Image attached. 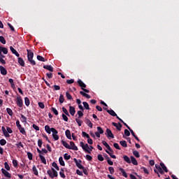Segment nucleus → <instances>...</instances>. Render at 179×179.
<instances>
[{"instance_id": "nucleus-21", "label": "nucleus", "mask_w": 179, "mask_h": 179, "mask_svg": "<svg viewBox=\"0 0 179 179\" xmlns=\"http://www.w3.org/2000/svg\"><path fill=\"white\" fill-rule=\"evenodd\" d=\"M17 62L21 66H25V62H24V59L21 57L17 58Z\"/></svg>"}, {"instance_id": "nucleus-29", "label": "nucleus", "mask_w": 179, "mask_h": 179, "mask_svg": "<svg viewBox=\"0 0 179 179\" xmlns=\"http://www.w3.org/2000/svg\"><path fill=\"white\" fill-rule=\"evenodd\" d=\"M123 159H124V162H126V163H128V164H131V161L129 157H128L127 155H124L123 157Z\"/></svg>"}, {"instance_id": "nucleus-16", "label": "nucleus", "mask_w": 179, "mask_h": 179, "mask_svg": "<svg viewBox=\"0 0 179 179\" xmlns=\"http://www.w3.org/2000/svg\"><path fill=\"white\" fill-rule=\"evenodd\" d=\"M131 163H132V164L134 166L138 165L137 159L134 156H131Z\"/></svg>"}, {"instance_id": "nucleus-13", "label": "nucleus", "mask_w": 179, "mask_h": 179, "mask_svg": "<svg viewBox=\"0 0 179 179\" xmlns=\"http://www.w3.org/2000/svg\"><path fill=\"white\" fill-rule=\"evenodd\" d=\"M0 73H1V75L6 76V75H7L8 71H7L6 68H4L2 66H0Z\"/></svg>"}, {"instance_id": "nucleus-7", "label": "nucleus", "mask_w": 179, "mask_h": 179, "mask_svg": "<svg viewBox=\"0 0 179 179\" xmlns=\"http://www.w3.org/2000/svg\"><path fill=\"white\" fill-rule=\"evenodd\" d=\"M16 104L20 108H22L23 106V101L21 96H18L16 97Z\"/></svg>"}, {"instance_id": "nucleus-27", "label": "nucleus", "mask_w": 179, "mask_h": 179, "mask_svg": "<svg viewBox=\"0 0 179 179\" xmlns=\"http://www.w3.org/2000/svg\"><path fill=\"white\" fill-rule=\"evenodd\" d=\"M107 113L112 117H117V113L113 110H107Z\"/></svg>"}, {"instance_id": "nucleus-30", "label": "nucleus", "mask_w": 179, "mask_h": 179, "mask_svg": "<svg viewBox=\"0 0 179 179\" xmlns=\"http://www.w3.org/2000/svg\"><path fill=\"white\" fill-rule=\"evenodd\" d=\"M59 163L60 166H65V162L64 161L63 157H59Z\"/></svg>"}, {"instance_id": "nucleus-4", "label": "nucleus", "mask_w": 179, "mask_h": 179, "mask_svg": "<svg viewBox=\"0 0 179 179\" xmlns=\"http://www.w3.org/2000/svg\"><path fill=\"white\" fill-rule=\"evenodd\" d=\"M73 162L76 164V166H77L78 169L82 170L84 169V166L81 164L82 160L79 159L78 160L76 158H73Z\"/></svg>"}, {"instance_id": "nucleus-42", "label": "nucleus", "mask_w": 179, "mask_h": 179, "mask_svg": "<svg viewBox=\"0 0 179 179\" xmlns=\"http://www.w3.org/2000/svg\"><path fill=\"white\" fill-rule=\"evenodd\" d=\"M24 103L27 106H29L30 105V100L28 97L24 98Z\"/></svg>"}, {"instance_id": "nucleus-57", "label": "nucleus", "mask_w": 179, "mask_h": 179, "mask_svg": "<svg viewBox=\"0 0 179 179\" xmlns=\"http://www.w3.org/2000/svg\"><path fill=\"white\" fill-rule=\"evenodd\" d=\"M85 159L86 160H88V162H92V160L93 159V157L91 155H86Z\"/></svg>"}, {"instance_id": "nucleus-43", "label": "nucleus", "mask_w": 179, "mask_h": 179, "mask_svg": "<svg viewBox=\"0 0 179 179\" xmlns=\"http://www.w3.org/2000/svg\"><path fill=\"white\" fill-rule=\"evenodd\" d=\"M6 143H7L6 140H5L3 138L0 140V145H1V146H5V145H6Z\"/></svg>"}, {"instance_id": "nucleus-54", "label": "nucleus", "mask_w": 179, "mask_h": 179, "mask_svg": "<svg viewBox=\"0 0 179 179\" xmlns=\"http://www.w3.org/2000/svg\"><path fill=\"white\" fill-rule=\"evenodd\" d=\"M133 155H134V156H135V157H141V155L139 154V152L137 151V150L133 151Z\"/></svg>"}, {"instance_id": "nucleus-33", "label": "nucleus", "mask_w": 179, "mask_h": 179, "mask_svg": "<svg viewBox=\"0 0 179 179\" xmlns=\"http://www.w3.org/2000/svg\"><path fill=\"white\" fill-rule=\"evenodd\" d=\"M6 113H7V114H8V115H10V117H13V112L12 109H10V108H7Z\"/></svg>"}, {"instance_id": "nucleus-26", "label": "nucleus", "mask_w": 179, "mask_h": 179, "mask_svg": "<svg viewBox=\"0 0 179 179\" xmlns=\"http://www.w3.org/2000/svg\"><path fill=\"white\" fill-rule=\"evenodd\" d=\"M160 166L162 167V169H163V171L165 173H169V169H167V167L166 166V165L163 162L160 163Z\"/></svg>"}, {"instance_id": "nucleus-25", "label": "nucleus", "mask_w": 179, "mask_h": 179, "mask_svg": "<svg viewBox=\"0 0 179 179\" xmlns=\"http://www.w3.org/2000/svg\"><path fill=\"white\" fill-rule=\"evenodd\" d=\"M0 52L1 53L3 52V54L6 55V54L8 53V50L6 48H3V47L0 46Z\"/></svg>"}, {"instance_id": "nucleus-41", "label": "nucleus", "mask_w": 179, "mask_h": 179, "mask_svg": "<svg viewBox=\"0 0 179 179\" xmlns=\"http://www.w3.org/2000/svg\"><path fill=\"white\" fill-rule=\"evenodd\" d=\"M52 166L53 168H55V169H56L57 171H59V166L57 165V164L56 162H52Z\"/></svg>"}, {"instance_id": "nucleus-20", "label": "nucleus", "mask_w": 179, "mask_h": 179, "mask_svg": "<svg viewBox=\"0 0 179 179\" xmlns=\"http://www.w3.org/2000/svg\"><path fill=\"white\" fill-rule=\"evenodd\" d=\"M65 135H66V138H67L68 139H70V140L72 139L71 133V131H70L69 129H66V130L65 131Z\"/></svg>"}, {"instance_id": "nucleus-5", "label": "nucleus", "mask_w": 179, "mask_h": 179, "mask_svg": "<svg viewBox=\"0 0 179 179\" xmlns=\"http://www.w3.org/2000/svg\"><path fill=\"white\" fill-rule=\"evenodd\" d=\"M52 133L53 139H55V141H58V139H59V136L57 135L58 131L54 127H52Z\"/></svg>"}, {"instance_id": "nucleus-60", "label": "nucleus", "mask_w": 179, "mask_h": 179, "mask_svg": "<svg viewBox=\"0 0 179 179\" xmlns=\"http://www.w3.org/2000/svg\"><path fill=\"white\" fill-rule=\"evenodd\" d=\"M15 146H17V148H18V149H20V148H24V145L22 142H19V143H16Z\"/></svg>"}, {"instance_id": "nucleus-45", "label": "nucleus", "mask_w": 179, "mask_h": 179, "mask_svg": "<svg viewBox=\"0 0 179 179\" xmlns=\"http://www.w3.org/2000/svg\"><path fill=\"white\" fill-rule=\"evenodd\" d=\"M108 171L110 172V174L113 175L115 173V169L112 166H109Z\"/></svg>"}, {"instance_id": "nucleus-53", "label": "nucleus", "mask_w": 179, "mask_h": 179, "mask_svg": "<svg viewBox=\"0 0 179 179\" xmlns=\"http://www.w3.org/2000/svg\"><path fill=\"white\" fill-rule=\"evenodd\" d=\"M66 96L68 100H71L73 99L71 94L69 92H66Z\"/></svg>"}, {"instance_id": "nucleus-38", "label": "nucleus", "mask_w": 179, "mask_h": 179, "mask_svg": "<svg viewBox=\"0 0 179 179\" xmlns=\"http://www.w3.org/2000/svg\"><path fill=\"white\" fill-rule=\"evenodd\" d=\"M12 163L14 168L18 167V162L17 159H13Z\"/></svg>"}, {"instance_id": "nucleus-61", "label": "nucleus", "mask_w": 179, "mask_h": 179, "mask_svg": "<svg viewBox=\"0 0 179 179\" xmlns=\"http://www.w3.org/2000/svg\"><path fill=\"white\" fill-rule=\"evenodd\" d=\"M113 147L118 150H121V148L117 143H113Z\"/></svg>"}, {"instance_id": "nucleus-11", "label": "nucleus", "mask_w": 179, "mask_h": 179, "mask_svg": "<svg viewBox=\"0 0 179 179\" xmlns=\"http://www.w3.org/2000/svg\"><path fill=\"white\" fill-rule=\"evenodd\" d=\"M70 149L71 150H78V148L76 145L73 141H70Z\"/></svg>"}, {"instance_id": "nucleus-2", "label": "nucleus", "mask_w": 179, "mask_h": 179, "mask_svg": "<svg viewBox=\"0 0 179 179\" xmlns=\"http://www.w3.org/2000/svg\"><path fill=\"white\" fill-rule=\"evenodd\" d=\"M47 174L51 179L58 177V172L54 168H51V170H48Z\"/></svg>"}, {"instance_id": "nucleus-55", "label": "nucleus", "mask_w": 179, "mask_h": 179, "mask_svg": "<svg viewBox=\"0 0 179 179\" xmlns=\"http://www.w3.org/2000/svg\"><path fill=\"white\" fill-rule=\"evenodd\" d=\"M19 131H20V134H22V135H27V132H26L25 129L24 127L20 128L19 129Z\"/></svg>"}, {"instance_id": "nucleus-50", "label": "nucleus", "mask_w": 179, "mask_h": 179, "mask_svg": "<svg viewBox=\"0 0 179 179\" xmlns=\"http://www.w3.org/2000/svg\"><path fill=\"white\" fill-rule=\"evenodd\" d=\"M29 160H33V154L30 152L27 153Z\"/></svg>"}, {"instance_id": "nucleus-1", "label": "nucleus", "mask_w": 179, "mask_h": 179, "mask_svg": "<svg viewBox=\"0 0 179 179\" xmlns=\"http://www.w3.org/2000/svg\"><path fill=\"white\" fill-rule=\"evenodd\" d=\"M27 59L30 62L31 65H36V61L33 59L34 58V52H32L30 50H27Z\"/></svg>"}, {"instance_id": "nucleus-28", "label": "nucleus", "mask_w": 179, "mask_h": 179, "mask_svg": "<svg viewBox=\"0 0 179 179\" xmlns=\"http://www.w3.org/2000/svg\"><path fill=\"white\" fill-rule=\"evenodd\" d=\"M102 144L103 145V146H105V148H106L108 150H111V147L106 141H103Z\"/></svg>"}, {"instance_id": "nucleus-31", "label": "nucleus", "mask_w": 179, "mask_h": 179, "mask_svg": "<svg viewBox=\"0 0 179 179\" xmlns=\"http://www.w3.org/2000/svg\"><path fill=\"white\" fill-rule=\"evenodd\" d=\"M32 171H33L34 174L36 176H38V170L36 169V166L35 165H34L33 167H32Z\"/></svg>"}, {"instance_id": "nucleus-35", "label": "nucleus", "mask_w": 179, "mask_h": 179, "mask_svg": "<svg viewBox=\"0 0 179 179\" xmlns=\"http://www.w3.org/2000/svg\"><path fill=\"white\" fill-rule=\"evenodd\" d=\"M96 129H97V132H98L99 134H100L101 135L103 134H104V130L102 129V127H96Z\"/></svg>"}, {"instance_id": "nucleus-56", "label": "nucleus", "mask_w": 179, "mask_h": 179, "mask_svg": "<svg viewBox=\"0 0 179 179\" xmlns=\"http://www.w3.org/2000/svg\"><path fill=\"white\" fill-rule=\"evenodd\" d=\"M0 42L2 44H6V41L5 38L2 36H0Z\"/></svg>"}, {"instance_id": "nucleus-3", "label": "nucleus", "mask_w": 179, "mask_h": 179, "mask_svg": "<svg viewBox=\"0 0 179 179\" xmlns=\"http://www.w3.org/2000/svg\"><path fill=\"white\" fill-rule=\"evenodd\" d=\"M80 146L82 148L83 150H85L86 153L91 154V151L90 150V146L88 144H85L84 142L80 141Z\"/></svg>"}, {"instance_id": "nucleus-10", "label": "nucleus", "mask_w": 179, "mask_h": 179, "mask_svg": "<svg viewBox=\"0 0 179 179\" xmlns=\"http://www.w3.org/2000/svg\"><path fill=\"white\" fill-rule=\"evenodd\" d=\"M112 125L113 127H115L116 129H117V131H122V124L120 122H118V123L112 122Z\"/></svg>"}, {"instance_id": "nucleus-19", "label": "nucleus", "mask_w": 179, "mask_h": 179, "mask_svg": "<svg viewBox=\"0 0 179 179\" xmlns=\"http://www.w3.org/2000/svg\"><path fill=\"white\" fill-rule=\"evenodd\" d=\"M155 168L161 175H164V171L159 165H155Z\"/></svg>"}, {"instance_id": "nucleus-15", "label": "nucleus", "mask_w": 179, "mask_h": 179, "mask_svg": "<svg viewBox=\"0 0 179 179\" xmlns=\"http://www.w3.org/2000/svg\"><path fill=\"white\" fill-rule=\"evenodd\" d=\"M69 113H70L71 115L74 116L76 113V108L73 106H69Z\"/></svg>"}, {"instance_id": "nucleus-62", "label": "nucleus", "mask_w": 179, "mask_h": 179, "mask_svg": "<svg viewBox=\"0 0 179 179\" xmlns=\"http://www.w3.org/2000/svg\"><path fill=\"white\" fill-rule=\"evenodd\" d=\"M38 105L42 110L45 108V104L43 102H38Z\"/></svg>"}, {"instance_id": "nucleus-63", "label": "nucleus", "mask_w": 179, "mask_h": 179, "mask_svg": "<svg viewBox=\"0 0 179 179\" xmlns=\"http://www.w3.org/2000/svg\"><path fill=\"white\" fill-rule=\"evenodd\" d=\"M32 128L35 129V131H40V127L35 124H32Z\"/></svg>"}, {"instance_id": "nucleus-44", "label": "nucleus", "mask_w": 179, "mask_h": 179, "mask_svg": "<svg viewBox=\"0 0 179 179\" xmlns=\"http://www.w3.org/2000/svg\"><path fill=\"white\" fill-rule=\"evenodd\" d=\"M4 168L8 171H10V167L9 164H8V162H4Z\"/></svg>"}, {"instance_id": "nucleus-36", "label": "nucleus", "mask_w": 179, "mask_h": 179, "mask_svg": "<svg viewBox=\"0 0 179 179\" xmlns=\"http://www.w3.org/2000/svg\"><path fill=\"white\" fill-rule=\"evenodd\" d=\"M120 143L121 145V146H122L123 148H127V142L126 141H120Z\"/></svg>"}, {"instance_id": "nucleus-6", "label": "nucleus", "mask_w": 179, "mask_h": 179, "mask_svg": "<svg viewBox=\"0 0 179 179\" xmlns=\"http://www.w3.org/2000/svg\"><path fill=\"white\" fill-rule=\"evenodd\" d=\"M106 135L108 139H114L115 136L110 129H106Z\"/></svg>"}, {"instance_id": "nucleus-18", "label": "nucleus", "mask_w": 179, "mask_h": 179, "mask_svg": "<svg viewBox=\"0 0 179 179\" xmlns=\"http://www.w3.org/2000/svg\"><path fill=\"white\" fill-rule=\"evenodd\" d=\"M119 171L121 172V173L124 178H128V175L124 169L119 168Z\"/></svg>"}, {"instance_id": "nucleus-9", "label": "nucleus", "mask_w": 179, "mask_h": 179, "mask_svg": "<svg viewBox=\"0 0 179 179\" xmlns=\"http://www.w3.org/2000/svg\"><path fill=\"white\" fill-rule=\"evenodd\" d=\"M106 152L112 159H117L116 155H114V150L112 148L110 150H106Z\"/></svg>"}, {"instance_id": "nucleus-22", "label": "nucleus", "mask_w": 179, "mask_h": 179, "mask_svg": "<svg viewBox=\"0 0 179 179\" xmlns=\"http://www.w3.org/2000/svg\"><path fill=\"white\" fill-rule=\"evenodd\" d=\"M45 132H47V134H50L51 132H52V128H50L49 125H45Z\"/></svg>"}, {"instance_id": "nucleus-37", "label": "nucleus", "mask_w": 179, "mask_h": 179, "mask_svg": "<svg viewBox=\"0 0 179 179\" xmlns=\"http://www.w3.org/2000/svg\"><path fill=\"white\" fill-rule=\"evenodd\" d=\"M83 104L84 108H85V110H90V105L87 102L83 101Z\"/></svg>"}, {"instance_id": "nucleus-47", "label": "nucleus", "mask_w": 179, "mask_h": 179, "mask_svg": "<svg viewBox=\"0 0 179 179\" xmlns=\"http://www.w3.org/2000/svg\"><path fill=\"white\" fill-rule=\"evenodd\" d=\"M71 157V155H69L68 153H65L64 155V160H70Z\"/></svg>"}, {"instance_id": "nucleus-39", "label": "nucleus", "mask_w": 179, "mask_h": 179, "mask_svg": "<svg viewBox=\"0 0 179 179\" xmlns=\"http://www.w3.org/2000/svg\"><path fill=\"white\" fill-rule=\"evenodd\" d=\"M62 111H63L64 113H65V115H67V117H70V114H69L68 110L66 108L63 107L62 108Z\"/></svg>"}, {"instance_id": "nucleus-58", "label": "nucleus", "mask_w": 179, "mask_h": 179, "mask_svg": "<svg viewBox=\"0 0 179 179\" xmlns=\"http://www.w3.org/2000/svg\"><path fill=\"white\" fill-rule=\"evenodd\" d=\"M77 114H78V118H82V117H83V115H84L83 112L81 111V110H78V111L77 112Z\"/></svg>"}, {"instance_id": "nucleus-8", "label": "nucleus", "mask_w": 179, "mask_h": 179, "mask_svg": "<svg viewBox=\"0 0 179 179\" xmlns=\"http://www.w3.org/2000/svg\"><path fill=\"white\" fill-rule=\"evenodd\" d=\"M1 171L5 178L8 179L11 178V174L8 171H7L5 169H1Z\"/></svg>"}, {"instance_id": "nucleus-23", "label": "nucleus", "mask_w": 179, "mask_h": 179, "mask_svg": "<svg viewBox=\"0 0 179 179\" xmlns=\"http://www.w3.org/2000/svg\"><path fill=\"white\" fill-rule=\"evenodd\" d=\"M43 69H45L51 72L54 71V68L51 65H44Z\"/></svg>"}, {"instance_id": "nucleus-32", "label": "nucleus", "mask_w": 179, "mask_h": 179, "mask_svg": "<svg viewBox=\"0 0 179 179\" xmlns=\"http://www.w3.org/2000/svg\"><path fill=\"white\" fill-rule=\"evenodd\" d=\"M65 101V98L64 96L62 94H60L59 97V102L60 103H64Z\"/></svg>"}, {"instance_id": "nucleus-52", "label": "nucleus", "mask_w": 179, "mask_h": 179, "mask_svg": "<svg viewBox=\"0 0 179 179\" xmlns=\"http://www.w3.org/2000/svg\"><path fill=\"white\" fill-rule=\"evenodd\" d=\"M62 117L64 121H65L66 122H68L69 117L66 116V115H65L64 113H62Z\"/></svg>"}, {"instance_id": "nucleus-59", "label": "nucleus", "mask_w": 179, "mask_h": 179, "mask_svg": "<svg viewBox=\"0 0 179 179\" xmlns=\"http://www.w3.org/2000/svg\"><path fill=\"white\" fill-rule=\"evenodd\" d=\"M82 136L87 138V139L90 138V135L85 131H82Z\"/></svg>"}, {"instance_id": "nucleus-14", "label": "nucleus", "mask_w": 179, "mask_h": 179, "mask_svg": "<svg viewBox=\"0 0 179 179\" xmlns=\"http://www.w3.org/2000/svg\"><path fill=\"white\" fill-rule=\"evenodd\" d=\"M10 50L11 52L13 54H14L16 57H20V54L13 46H10Z\"/></svg>"}, {"instance_id": "nucleus-12", "label": "nucleus", "mask_w": 179, "mask_h": 179, "mask_svg": "<svg viewBox=\"0 0 179 179\" xmlns=\"http://www.w3.org/2000/svg\"><path fill=\"white\" fill-rule=\"evenodd\" d=\"M77 83L82 90L87 87L86 84L84 83L80 79L78 80Z\"/></svg>"}, {"instance_id": "nucleus-24", "label": "nucleus", "mask_w": 179, "mask_h": 179, "mask_svg": "<svg viewBox=\"0 0 179 179\" xmlns=\"http://www.w3.org/2000/svg\"><path fill=\"white\" fill-rule=\"evenodd\" d=\"M62 144L63 145V146H64V148H66V149L71 150V145L68 143H66V141H64V140H62Z\"/></svg>"}, {"instance_id": "nucleus-51", "label": "nucleus", "mask_w": 179, "mask_h": 179, "mask_svg": "<svg viewBox=\"0 0 179 179\" xmlns=\"http://www.w3.org/2000/svg\"><path fill=\"white\" fill-rule=\"evenodd\" d=\"M97 159H98V160H99V162H103V160H104V157L101 154H99L97 155Z\"/></svg>"}, {"instance_id": "nucleus-64", "label": "nucleus", "mask_w": 179, "mask_h": 179, "mask_svg": "<svg viewBox=\"0 0 179 179\" xmlns=\"http://www.w3.org/2000/svg\"><path fill=\"white\" fill-rule=\"evenodd\" d=\"M124 135L125 136H130L131 133L128 129H124Z\"/></svg>"}, {"instance_id": "nucleus-34", "label": "nucleus", "mask_w": 179, "mask_h": 179, "mask_svg": "<svg viewBox=\"0 0 179 179\" xmlns=\"http://www.w3.org/2000/svg\"><path fill=\"white\" fill-rule=\"evenodd\" d=\"M86 124L88 125V127H90V128H93V123L90 120L86 119Z\"/></svg>"}, {"instance_id": "nucleus-40", "label": "nucleus", "mask_w": 179, "mask_h": 179, "mask_svg": "<svg viewBox=\"0 0 179 179\" xmlns=\"http://www.w3.org/2000/svg\"><path fill=\"white\" fill-rule=\"evenodd\" d=\"M8 82L10 84L12 88H14L15 87L13 79H11V78L8 79Z\"/></svg>"}, {"instance_id": "nucleus-17", "label": "nucleus", "mask_w": 179, "mask_h": 179, "mask_svg": "<svg viewBox=\"0 0 179 179\" xmlns=\"http://www.w3.org/2000/svg\"><path fill=\"white\" fill-rule=\"evenodd\" d=\"M38 157L40 158V160H41V163H43L44 165L47 164L46 159L43 155H38Z\"/></svg>"}, {"instance_id": "nucleus-49", "label": "nucleus", "mask_w": 179, "mask_h": 179, "mask_svg": "<svg viewBox=\"0 0 179 179\" xmlns=\"http://www.w3.org/2000/svg\"><path fill=\"white\" fill-rule=\"evenodd\" d=\"M51 111H52L55 115H59V112L55 108H51Z\"/></svg>"}, {"instance_id": "nucleus-48", "label": "nucleus", "mask_w": 179, "mask_h": 179, "mask_svg": "<svg viewBox=\"0 0 179 179\" xmlns=\"http://www.w3.org/2000/svg\"><path fill=\"white\" fill-rule=\"evenodd\" d=\"M76 122H77L78 127H82V124H83V120L78 119V118H76Z\"/></svg>"}, {"instance_id": "nucleus-46", "label": "nucleus", "mask_w": 179, "mask_h": 179, "mask_svg": "<svg viewBox=\"0 0 179 179\" xmlns=\"http://www.w3.org/2000/svg\"><path fill=\"white\" fill-rule=\"evenodd\" d=\"M36 59L41 62H45V59L41 55H37Z\"/></svg>"}]
</instances>
